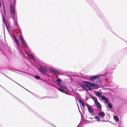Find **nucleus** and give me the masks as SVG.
<instances>
[{
	"instance_id": "obj_14",
	"label": "nucleus",
	"mask_w": 127,
	"mask_h": 127,
	"mask_svg": "<svg viewBox=\"0 0 127 127\" xmlns=\"http://www.w3.org/2000/svg\"><path fill=\"white\" fill-rule=\"evenodd\" d=\"M79 102H80V103L82 105V106L84 108V107L85 106V104L84 103V102L82 101L81 100H79Z\"/></svg>"
},
{
	"instance_id": "obj_24",
	"label": "nucleus",
	"mask_w": 127,
	"mask_h": 127,
	"mask_svg": "<svg viewBox=\"0 0 127 127\" xmlns=\"http://www.w3.org/2000/svg\"><path fill=\"white\" fill-rule=\"evenodd\" d=\"M58 90L60 91H61L63 93H64V92L63 90L62 89H61V88L59 89H58Z\"/></svg>"
},
{
	"instance_id": "obj_23",
	"label": "nucleus",
	"mask_w": 127,
	"mask_h": 127,
	"mask_svg": "<svg viewBox=\"0 0 127 127\" xmlns=\"http://www.w3.org/2000/svg\"><path fill=\"white\" fill-rule=\"evenodd\" d=\"M105 102L106 103H108L109 102L108 99L107 98H106V99L104 100Z\"/></svg>"
},
{
	"instance_id": "obj_16",
	"label": "nucleus",
	"mask_w": 127,
	"mask_h": 127,
	"mask_svg": "<svg viewBox=\"0 0 127 127\" xmlns=\"http://www.w3.org/2000/svg\"><path fill=\"white\" fill-rule=\"evenodd\" d=\"M29 56L32 59V60L34 61H35V58L34 57L32 54H30Z\"/></svg>"
},
{
	"instance_id": "obj_12",
	"label": "nucleus",
	"mask_w": 127,
	"mask_h": 127,
	"mask_svg": "<svg viewBox=\"0 0 127 127\" xmlns=\"http://www.w3.org/2000/svg\"><path fill=\"white\" fill-rule=\"evenodd\" d=\"M90 96L92 98L93 100H94V101L95 103H96V102L97 101V98L95 97V98L93 96L90 95Z\"/></svg>"
},
{
	"instance_id": "obj_2",
	"label": "nucleus",
	"mask_w": 127,
	"mask_h": 127,
	"mask_svg": "<svg viewBox=\"0 0 127 127\" xmlns=\"http://www.w3.org/2000/svg\"><path fill=\"white\" fill-rule=\"evenodd\" d=\"M84 83L86 84L89 87H94V89H97L98 88V85L95 84L93 83H92L89 82L84 81L83 82Z\"/></svg>"
},
{
	"instance_id": "obj_28",
	"label": "nucleus",
	"mask_w": 127,
	"mask_h": 127,
	"mask_svg": "<svg viewBox=\"0 0 127 127\" xmlns=\"http://www.w3.org/2000/svg\"><path fill=\"white\" fill-rule=\"evenodd\" d=\"M26 54L28 55V56H29V55H30V54H29L28 52H26Z\"/></svg>"
},
{
	"instance_id": "obj_5",
	"label": "nucleus",
	"mask_w": 127,
	"mask_h": 127,
	"mask_svg": "<svg viewBox=\"0 0 127 127\" xmlns=\"http://www.w3.org/2000/svg\"><path fill=\"white\" fill-rule=\"evenodd\" d=\"M20 39L21 41V44L25 47L27 48L28 47L27 44L25 41L23 37L22 36V34H20L19 36Z\"/></svg>"
},
{
	"instance_id": "obj_6",
	"label": "nucleus",
	"mask_w": 127,
	"mask_h": 127,
	"mask_svg": "<svg viewBox=\"0 0 127 127\" xmlns=\"http://www.w3.org/2000/svg\"><path fill=\"white\" fill-rule=\"evenodd\" d=\"M89 106H88L87 107L89 112L91 114L93 115H94V111L92 109V108L91 107V106L90 105H89Z\"/></svg>"
},
{
	"instance_id": "obj_4",
	"label": "nucleus",
	"mask_w": 127,
	"mask_h": 127,
	"mask_svg": "<svg viewBox=\"0 0 127 127\" xmlns=\"http://www.w3.org/2000/svg\"><path fill=\"white\" fill-rule=\"evenodd\" d=\"M15 4H13L12 3L11 4L10 7V10L11 13L12 15H14L15 14Z\"/></svg>"
},
{
	"instance_id": "obj_19",
	"label": "nucleus",
	"mask_w": 127,
	"mask_h": 127,
	"mask_svg": "<svg viewBox=\"0 0 127 127\" xmlns=\"http://www.w3.org/2000/svg\"><path fill=\"white\" fill-rule=\"evenodd\" d=\"M108 105L109 108H112V106L111 103H108Z\"/></svg>"
},
{
	"instance_id": "obj_10",
	"label": "nucleus",
	"mask_w": 127,
	"mask_h": 127,
	"mask_svg": "<svg viewBox=\"0 0 127 127\" xmlns=\"http://www.w3.org/2000/svg\"><path fill=\"white\" fill-rule=\"evenodd\" d=\"M105 115V113L103 112H99L98 113V115L101 117H104Z\"/></svg>"
},
{
	"instance_id": "obj_7",
	"label": "nucleus",
	"mask_w": 127,
	"mask_h": 127,
	"mask_svg": "<svg viewBox=\"0 0 127 127\" xmlns=\"http://www.w3.org/2000/svg\"><path fill=\"white\" fill-rule=\"evenodd\" d=\"M50 70L51 72L52 73H53L55 74H60V73L58 71H56L54 69L52 68H51L50 69Z\"/></svg>"
},
{
	"instance_id": "obj_26",
	"label": "nucleus",
	"mask_w": 127,
	"mask_h": 127,
	"mask_svg": "<svg viewBox=\"0 0 127 127\" xmlns=\"http://www.w3.org/2000/svg\"><path fill=\"white\" fill-rule=\"evenodd\" d=\"M3 20H4V22H5V26H6V27H7V25H6V23L5 19H4L3 17Z\"/></svg>"
},
{
	"instance_id": "obj_11",
	"label": "nucleus",
	"mask_w": 127,
	"mask_h": 127,
	"mask_svg": "<svg viewBox=\"0 0 127 127\" xmlns=\"http://www.w3.org/2000/svg\"><path fill=\"white\" fill-rule=\"evenodd\" d=\"M13 36L16 42V43L17 45V47H18L20 45L18 41L17 40V39L14 35H13Z\"/></svg>"
},
{
	"instance_id": "obj_25",
	"label": "nucleus",
	"mask_w": 127,
	"mask_h": 127,
	"mask_svg": "<svg viewBox=\"0 0 127 127\" xmlns=\"http://www.w3.org/2000/svg\"><path fill=\"white\" fill-rule=\"evenodd\" d=\"M63 88H64L65 89H66V90H68V88L66 87V86H63Z\"/></svg>"
},
{
	"instance_id": "obj_15",
	"label": "nucleus",
	"mask_w": 127,
	"mask_h": 127,
	"mask_svg": "<svg viewBox=\"0 0 127 127\" xmlns=\"http://www.w3.org/2000/svg\"><path fill=\"white\" fill-rule=\"evenodd\" d=\"M114 118L115 120L117 121H118L119 120V118L118 117V116H114Z\"/></svg>"
},
{
	"instance_id": "obj_3",
	"label": "nucleus",
	"mask_w": 127,
	"mask_h": 127,
	"mask_svg": "<svg viewBox=\"0 0 127 127\" xmlns=\"http://www.w3.org/2000/svg\"><path fill=\"white\" fill-rule=\"evenodd\" d=\"M38 70L42 74H45L46 75V73L47 72V70L44 67L41 66H40L38 68Z\"/></svg>"
},
{
	"instance_id": "obj_8",
	"label": "nucleus",
	"mask_w": 127,
	"mask_h": 127,
	"mask_svg": "<svg viewBox=\"0 0 127 127\" xmlns=\"http://www.w3.org/2000/svg\"><path fill=\"white\" fill-rule=\"evenodd\" d=\"M95 103L97 107V109H99L100 111H101L102 109V107L98 101H97V102Z\"/></svg>"
},
{
	"instance_id": "obj_30",
	"label": "nucleus",
	"mask_w": 127,
	"mask_h": 127,
	"mask_svg": "<svg viewBox=\"0 0 127 127\" xmlns=\"http://www.w3.org/2000/svg\"><path fill=\"white\" fill-rule=\"evenodd\" d=\"M90 89L91 90H92V89L91 88H90Z\"/></svg>"
},
{
	"instance_id": "obj_21",
	"label": "nucleus",
	"mask_w": 127,
	"mask_h": 127,
	"mask_svg": "<svg viewBox=\"0 0 127 127\" xmlns=\"http://www.w3.org/2000/svg\"><path fill=\"white\" fill-rule=\"evenodd\" d=\"M34 77L36 79H39L40 78V77L37 75H35Z\"/></svg>"
},
{
	"instance_id": "obj_13",
	"label": "nucleus",
	"mask_w": 127,
	"mask_h": 127,
	"mask_svg": "<svg viewBox=\"0 0 127 127\" xmlns=\"http://www.w3.org/2000/svg\"><path fill=\"white\" fill-rule=\"evenodd\" d=\"M96 95L98 97H101L102 94L100 92H97L95 93Z\"/></svg>"
},
{
	"instance_id": "obj_27",
	"label": "nucleus",
	"mask_w": 127,
	"mask_h": 127,
	"mask_svg": "<svg viewBox=\"0 0 127 127\" xmlns=\"http://www.w3.org/2000/svg\"><path fill=\"white\" fill-rule=\"evenodd\" d=\"M16 0H14V2H13V3H14V4H15L16 3Z\"/></svg>"
},
{
	"instance_id": "obj_18",
	"label": "nucleus",
	"mask_w": 127,
	"mask_h": 127,
	"mask_svg": "<svg viewBox=\"0 0 127 127\" xmlns=\"http://www.w3.org/2000/svg\"><path fill=\"white\" fill-rule=\"evenodd\" d=\"M57 84L59 86L63 88V86H64V85L61 83H58Z\"/></svg>"
},
{
	"instance_id": "obj_17",
	"label": "nucleus",
	"mask_w": 127,
	"mask_h": 127,
	"mask_svg": "<svg viewBox=\"0 0 127 127\" xmlns=\"http://www.w3.org/2000/svg\"><path fill=\"white\" fill-rule=\"evenodd\" d=\"M95 119L97 120L98 121H100V119L99 116H95Z\"/></svg>"
},
{
	"instance_id": "obj_29",
	"label": "nucleus",
	"mask_w": 127,
	"mask_h": 127,
	"mask_svg": "<svg viewBox=\"0 0 127 127\" xmlns=\"http://www.w3.org/2000/svg\"><path fill=\"white\" fill-rule=\"evenodd\" d=\"M64 93L65 94H67V92H64Z\"/></svg>"
},
{
	"instance_id": "obj_1",
	"label": "nucleus",
	"mask_w": 127,
	"mask_h": 127,
	"mask_svg": "<svg viewBox=\"0 0 127 127\" xmlns=\"http://www.w3.org/2000/svg\"><path fill=\"white\" fill-rule=\"evenodd\" d=\"M90 80L91 81L96 83H97L101 81V79L98 76H95L91 77Z\"/></svg>"
},
{
	"instance_id": "obj_9",
	"label": "nucleus",
	"mask_w": 127,
	"mask_h": 127,
	"mask_svg": "<svg viewBox=\"0 0 127 127\" xmlns=\"http://www.w3.org/2000/svg\"><path fill=\"white\" fill-rule=\"evenodd\" d=\"M80 86L81 87L87 90H89L90 89L87 85L84 84H82L80 85Z\"/></svg>"
},
{
	"instance_id": "obj_20",
	"label": "nucleus",
	"mask_w": 127,
	"mask_h": 127,
	"mask_svg": "<svg viewBox=\"0 0 127 127\" xmlns=\"http://www.w3.org/2000/svg\"><path fill=\"white\" fill-rule=\"evenodd\" d=\"M101 97L102 99L103 100H105L106 98L105 96H101Z\"/></svg>"
},
{
	"instance_id": "obj_22",
	"label": "nucleus",
	"mask_w": 127,
	"mask_h": 127,
	"mask_svg": "<svg viewBox=\"0 0 127 127\" xmlns=\"http://www.w3.org/2000/svg\"><path fill=\"white\" fill-rule=\"evenodd\" d=\"M56 81L58 82H61V80L60 78H58L56 79Z\"/></svg>"
}]
</instances>
